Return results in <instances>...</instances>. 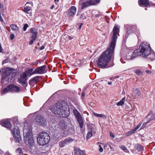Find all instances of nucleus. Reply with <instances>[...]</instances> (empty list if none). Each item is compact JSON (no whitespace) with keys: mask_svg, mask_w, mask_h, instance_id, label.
Returning <instances> with one entry per match:
<instances>
[{"mask_svg":"<svg viewBox=\"0 0 155 155\" xmlns=\"http://www.w3.org/2000/svg\"><path fill=\"white\" fill-rule=\"evenodd\" d=\"M30 32L32 34L31 38L36 39L38 34L37 30L35 28H31Z\"/></svg>","mask_w":155,"mask_h":155,"instance_id":"nucleus-18","label":"nucleus"},{"mask_svg":"<svg viewBox=\"0 0 155 155\" xmlns=\"http://www.w3.org/2000/svg\"><path fill=\"white\" fill-rule=\"evenodd\" d=\"M11 131L15 141L17 142H19L21 140V137L18 127L17 126H15Z\"/></svg>","mask_w":155,"mask_h":155,"instance_id":"nucleus-7","label":"nucleus"},{"mask_svg":"<svg viewBox=\"0 0 155 155\" xmlns=\"http://www.w3.org/2000/svg\"><path fill=\"white\" fill-rule=\"evenodd\" d=\"M0 124L2 126L8 128H10L11 127L10 121L7 120L0 121Z\"/></svg>","mask_w":155,"mask_h":155,"instance_id":"nucleus-15","label":"nucleus"},{"mask_svg":"<svg viewBox=\"0 0 155 155\" xmlns=\"http://www.w3.org/2000/svg\"><path fill=\"white\" fill-rule=\"evenodd\" d=\"M96 15V17H97V16H99V15Z\"/></svg>","mask_w":155,"mask_h":155,"instance_id":"nucleus-62","label":"nucleus"},{"mask_svg":"<svg viewBox=\"0 0 155 155\" xmlns=\"http://www.w3.org/2000/svg\"><path fill=\"white\" fill-rule=\"evenodd\" d=\"M30 4L31 5H32L31 4H32V2H30Z\"/></svg>","mask_w":155,"mask_h":155,"instance_id":"nucleus-63","label":"nucleus"},{"mask_svg":"<svg viewBox=\"0 0 155 155\" xmlns=\"http://www.w3.org/2000/svg\"><path fill=\"white\" fill-rule=\"evenodd\" d=\"M136 148L138 150H143V147L140 144H137L135 145Z\"/></svg>","mask_w":155,"mask_h":155,"instance_id":"nucleus-26","label":"nucleus"},{"mask_svg":"<svg viewBox=\"0 0 155 155\" xmlns=\"http://www.w3.org/2000/svg\"><path fill=\"white\" fill-rule=\"evenodd\" d=\"M99 147H101V145H99Z\"/></svg>","mask_w":155,"mask_h":155,"instance_id":"nucleus-64","label":"nucleus"},{"mask_svg":"<svg viewBox=\"0 0 155 155\" xmlns=\"http://www.w3.org/2000/svg\"><path fill=\"white\" fill-rule=\"evenodd\" d=\"M141 124L140 123L139 124H138L135 128L134 129V130L135 131L136 130L138 129L141 126Z\"/></svg>","mask_w":155,"mask_h":155,"instance_id":"nucleus-38","label":"nucleus"},{"mask_svg":"<svg viewBox=\"0 0 155 155\" xmlns=\"http://www.w3.org/2000/svg\"><path fill=\"white\" fill-rule=\"evenodd\" d=\"M113 79H114L113 78H110V80H112Z\"/></svg>","mask_w":155,"mask_h":155,"instance_id":"nucleus-61","label":"nucleus"},{"mask_svg":"<svg viewBox=\"0 0 155 155\" xmlns=\"http://www.w3.org/2000/svg\"><path fill=\"white\" fill-rule=\"evenodd\" d=\"M16 75V74L15 72L11 71L8 76V81L11 82L13 81Z\"/></svg>","mask_w":155,"mask_h":155,"instance_id":"nucleus-17","label":"nucleus"},{"mask_svg":"<svg viewBox=\"0 0 155 155\" xmlns=\"http://www.w3.org/2000/svg\"><path fill=\"white\" fill-rule=\"evenodd\" d=\"M27 124H24L23 133L24 140L26 144L30 146L34 144V140L32 135V131L31 127H27L26 125Z\"/></svg>","mask_w":155,"mask_h":155,"instance_id":"nucleus-4","label":"nucleus"},{"mask_svg":"<svg viewBox=\"0 0 155 155\" xmlns=\"http://www.w3.org/2000/svg\"><path fill=\"white\" fill-rule=\"evenodd\" d=\"M147 58L151 60H153L155 59V54L154 53L149 52V54L147 55L146 57Z\"/></svg>","mask_w":155,"mask_h":155,"instance_id":"nucleus-20","label":"nucleus"},{"mask_svg":"<svg viewBox=\"0 0 155 155\" xmlns=\"http://www.w3.org/2000/svg\"><path fill=\"white\" fill-rule=\"evenodd\" d=\"M150 5H152V6H155V4L152 3H150Z\"/></svg>","mask_w":155,"mask_h":155,"instance_id":"nucleus-52","label":"nucleus"},{"mask_svg":"<svg viewBox=\"0 0 155 155\" xmlns=\"http://www.w3.org/2000/svg\"><path fill=\"white\" fill-rule=\"evenodd\" d=\"M103 148H102V147H100V149H99V151L100 152H102L103 151Z\"/></svg>","mask_w":155,"mask_h":155,"instance_id":"nucleus-45","label":"nucleus"},{"mask_svg":"<svg viewBox=\"0 0 155 155\" xmlns=\"http://www.w3.org/2000/svg\"><path fill=\"white\" fill-rule=\"evenodd\" d=\"M150 120H149L147 122L144 123L143 124V125L142 126L141 128H143L144 127H145V126H146V125H147V124L148 123H149Z\"/></svg>","mask_w":155,"mask_h":155,"instance_id":"nucleus-39","label":"nucleus"},{"mask_svg":"<svg viewBox=\"0 0 155 155\" xmlns=\"http://www.w3.org/2000/svg\"><path fill=\"white\" fill-rule=\"evenodd\" d=\"M83 17H84L83 15V14L81 15L80 16V17H79V19H81L82 18H83Z\"/></svg>","mask_w":155,"mask_h":155,"instance_id":"nucleus-48","label":"nucleus"},{"mask_svg":"<svg viewBox=\"0 0 155 155\" xmlns=\"http://www.w3.org/2000/svg\"><path fill=\"white\" fill-rule=\"evenodd\" d=\"M77 120L79 123V125L80 128H82L83 127L84 123L81 118Z\"/></svg>","mask_w":155,"mask_h":155,"instance_id":"nucleus-29","label":"nucleus"},{"mask_svg":"<svg viewBox=\"0 0 155 155\" xmlns=\"http://www.w3.org/2000/svg\"><path fill=\"white\" fill-rule=\"evenodd\" d=\"M135 92L137 93L138 96H139L140 95V92L138 90L136 89L135 91Z\"/></svg>","mask_w":155,"mask_h":155,"instance_id":"nucleus-42","label":"nucleus"},{"mask_svg":"<svg viewBox=\"0 0 155 155\" xmlns=\"http://www.w3.org/2000/svg\"><path fill=\"white\" fill-rule=\"evenodd\" d=\"M40 78V76H36L32 78L31 80L34 82H36Z\"/></svg>","mask_w":155,"mask_h":155,"instance_id":"nucleus-31","label":"nucleus"},{"mask_svg":"<svg viewBox=\"0 0 155 155\" xmlns=\"http://www.w3.org/2000/svg\"><path fill=\"white\" fill-rule=\"evenodd\" d=\"M52 113L65 117L69 114V107L66 104H62L58 102L55 104L50 109Z\"/></svg>","mask_w":155,"mask_h":155,"instance_id":"nucleus-2","label":"nucleus"},{"mask_svg":"<svg viewBox=\"0 0 155 155\" xmlns=\"http://www.w3.org/2000/svg\"><path fill=\"white\" fill-rule=\"evenodd\" d=\"M54 1H55V2H56V1L59 2V0H55Z\"/></svg>","mask_w":155,"mask_h":155,"instance_id":"nucleus-60","label":"nucleus"},{"mask_svg":"<svg viewBox=\"0 0 155 155\" xmlns=\"http://www.w3.org/2000/svg\"><path fill=\"white\" fill-rule=\"evenodd\" d=\"M32 38V39L30 41V42L29 43V44L30 45H32L33 44L34 42L36 39V38Z\"/></svg>","mask_w":155,"mask_h":155,"instance_id":"nucleus-37","label":"nucleus"},{"mask_svg":"<svg viewBox=\"0 0 155 155\" xmlns=\"http://www.w3.org/2000/svg\"><path fill=\"white\" fill-rule=\"evenodd\" d=\"M74 150L76 153L78 152L80 155H85V153L84 151L81 150L79 148H75Z\"/></svg>","mask_w":155,"mask_h":155,"instance_id":"nucleus-24","label":"nucleus"},{"mask_svg":"<svg viewBox=\"0 0 155 155\" xmlns=\"http://www.w3.org/2000/svg\"><path fill=\"white\" fill-rule=\"evenodd\" d=\"M16 153L20 155L23 154V152L22 151L21 149V148H18L16 150Z\"/></svg>","mask_w":155,"mask_h":155,"instance_id":"nucleus-30","label":"nucleus"},{"mask_svg":"<svg viewBox=\"0 0 155 155\" xmlns=\"http://www.w3.org/2000/svg\"><path fill=\"white\" fill-rule=\"evenodd\" d=\"M135 73L138 75H140L142 74V72L140 70H137L135 71Z\"/></svg>","mask_w":155,"mask_h":155,"instance_id":"nucleus-36","label":"nucleus"},{"mask_svg":"<svg viewBox=\"0 0 155 155\" xmlns=\"http://www.w3.org/2000/svg\"><path fill=\"white\" fill-rule=\"evenodd\" d=\"M37 142L41 145H44L49 142L50 137L49 134L45 132L41 133L38 136Z\"/></svg>","mask_w":155,"mask_h":155,"instance_id":"nucleus-5","label":"nucleus"},{"mask_svg":"<svg viewBox=\"0 0 155 155\" xmlns=\"http://www.w3.org/2000/svg\"><path fill=\"white\" fill-rule=\"evenodd\" d=\"M135 132V131L134 130L129 131L126 134V136H128L129 135L132 134Z\"/></svg>","mask_w":155,"mask_h":155,"instance_id":"nucleus-34","label":"nucleus"},{"mask_svg":"<svg viewBox=\"0 0 155 155\" xmlns=\"http://www.w3.org/2000/svg\"><path fill=\"white\" fill-rule=\"evenodd\" d=\"M93 125H89L88 126V131L87 135V138H90L92 136V134L95 133V131Z\"/></svg>","mask_w":155,"mask_h":155,"instance_id":"nucleus-12","label":"nucleus"},{"mask_svg":"<svg viewBox=\"0 0 155 155\" xmlns=\"http://www.w3.org/2000/svg\"><path fill=\"white\" fill-rule=\"evenodd\" d=\"M3 6L2 5V4L0 3V9H1V8H3Z\"/></svg>","mask_w":155,"mask_h":155,"instance_id":"nucleus-51","label":"nucleus"},{"mask_svg":"<svg viewBox=\"0 0 155 155\" xmlns=\"http://www.w3.org/2000/svg\"><path fill=\"white\" fill-rule=\"evenodd\" d=\"M119 29L117 27L115 26L113 29V35L112 36V41L110 44V45L113 47H115L116 42L117 39V33Z\"/></svg>","mask_w":155,"mask_h":155,"instance_id":"nucleus-8","label":"nucleus"},{"mask_svg":"<svg viewBox=\"0 0 155 155\" xmlns=\"http://www.w3.org/2000/svg\"><path fill=\"white\" fill-rule=\"evenodd\" d=\"M69 141L68 140H65L64 141L60 142L59 145L61 147H64V144Z\"/></svg>","mask_w":155,"mask_h":155,"instance_id":"nucleus-28","label":"nucleus"},{"mask_svg":"<svg viewBox=\"0 0 155 155\" xmlns=\"http://www.w3.org/2000/svg\"><path fill=\"white\" fill-rule=\"evenodd\" d=\"M68 37L69 38L70 40H71L73 38H71V37L70 36H68Z\"/></svg>","mask_w":155,"mask_h":155,"instance_id":"nucleus-53","label":"nucleus"},{"mask_svg":"<svg viewBox=\"0 0 155 155\" xmlns=\"http://www.w3.org/2000/svg\"><path fill=\"white\" fill-rule=\"evenodd\" d=\"M45 48V46H42L40 48V49L41 50H42L44 49Z\"/></svg>","mask_w":155,"mask_h":155,"instance_id":"nucleus-47","label":"nucleus"},{"mask_svg":"<svg viewBox=\"0 0 155 155\" xmlns=\"http://www.w3.org/2000/svg\"><path fill=\"white\" fill-rule=\"evenodd\" d=\"M9 85L10 87V91L12 93H18L20 92V88L18 86L13 84Z\"/></svg>","mask_w":155,"mask_h":155,"instance_id":"nucleus-13","label":"nucleus"},{"mask_svg":"<svg viewBox=\"0 0 155 155\" xmlns=\"http://www.w3.org/2000/svg\"><path fill=\"white\" fill-rule=\"evenodd\" d=\"M54 8V5H52L51 7L50 8L52 9H53Z\"/></svg>","mask_w":155,"mask_h":155,"instance_id":"nucleus-54","label":"nucleus"},{"mask_svg":"<svg viewBox=\"0 0 155 155\" xmlns=\"http://www.w3.org/2000/svg\"><path fill=\"white\" fill-rule=\"evenodd\" d=\"M14 38V34H11L10 35V38L11 40H12Z\"/></svg>","mask_w":155,"mask_h":155,"instance_id":"nucleus-44","label":"nucleus"},{"mask_svg":"<svg viewBox=\"0 0 155 155\" xmlns=\"http://www.w3.org/2000/svg\"><path fill=\"white\" fill-rule=\"evenodd\" d=\"M73 112L77 120L81 118V116L80 113L77 110H74Z\"/></svg>","mask_w":155,"mask_h":155,"instance_id":"nucleus-21","label":"nucleus"},{"mask_svg":"<svg viewBox=\"0 0 155 155\" xmlns=\"http://www.w3.org/2000/svg\"><path fill=\"white\" fill-rule=\"evenodd\" d=\"M10 27L12 30L15 31H17L18 30V27L15 25H11Z\"/></svg>","mask_w":155,"mask_h":155,"instance_id":"nucleus-25","label":"nucleus"},{"mask_svg":"<svg viewBox=\"0 0 155 155\" xmlns=\"http://www.w3.org/2000/svg\"><path fill=\"white\" fill-rule=\"evenodd\" d=\"M9 62V60L8 59H6L5 60L3 61L2 62V64L8 63Z\"/></svg>","mask_w":155,"mask_h":155,"instance_id":"nucleus-41","label":"nucleus"},{"mask_svg":"<svg viewBox=\"0 0 155 155\" xmlns=\"http://www.w3.org/2000/svg\"><path fill=\"white\" fill-rule=\"evenodd\" d=\"M33 70V69L32 68H31L30 69H29L26 72H24V73H26L27 74H28V76L29 75V74L33 72L32 71Z\"/></svg>","mask_w":155,"mask_h":155,"instance_id":"nucleus-33","label":"nucleus"},{"mask_svg":"<svg viewBox=\"0 0 155 155\" xmlns=\"http://www.w3.org/2000/svg\"><path fill=\"white\" fill-rule=\"evenodd\" d=\"M31 9L28 6H26L24 8L23 11L28 14H30L31 12Z\"/></svg>","mask_w":155,"mask_h":155,"instance_id":"nucleus-22","label":"nucleus"},{"mask_svg":"<svg viewBox=\"0 0 155 155\" xmlns=\"http://www.w3.org/2000/svg\"><path fill=\"white\" fill-rule=\"evenodd\" d=\"M151 51L150 45L147 43H142L140 46V48L134 51L130 58H128L129 59H133L138 56H140L146 58Z\"/></svg>","mask_w":155,"mask_h":155,"instance_id":"nucleus-3","label":"nucleus"},{"mask_svg":"<svg viewBox=\"0 0 155 155\" xmlns=\"http://www.w3.org/2000/svg\"><path fill=\"white\" fill-rule=\"evenodd\" d=\"M83 23H81V25H80V28H81V26L83 25Z\"/></svg>","mask_w":155,"mask_h":155,"instance_id":"nucleus-58","label":"nucleus"},{"mask_svg":"<svg viewBox=\"0 0 155 155\" xmlns=\"http://www.w3.org/2000/svg\"><path fill=\"white\" fill-rule=\"evenodd\" d=\"M120 147L122 150L126 152H127L128 151L127 148L124 146H122Z\"/></svg>","mask_w":155,"mask_h":155,"instance_id":"nucleus-35","label":"nucleus"},{"mask_svg":"<svg viewBox=\"0 0 155 155\" xmlns=\"http://www.w3.org/2000/svg\"><path fill=\"white\" fill-rule=\"evenodd\" d=\"M76 8L74 6H71L67 11V15L69 17H73L76 14Z\"/></svg>","mask_w":155,"mask_h":155,"instance_id":"nucleus-11","label":"nucleus"},{"mask_svg":"<svg viewBox=\"0 0 155 155\" xmlns=\"http://www.w3.org/2000/svg\"><path fill=\"white\" fill-rule=\"evenodd\" d=\"M2 79H5V78H4V76H3V77H2Z\"/></svg>","mask_w":155,"mask_h":155,"instance_id":"nucleus-59","label":"nucleus"},{"mask_svg":"<svg viewBox=\"0 0 155 155\" xmlns=\"http://www.w3.org/2000/svg\"><path fill=\"white\" fill-rule=\"evenodd\" d=\"M9 91H10V87L9 85H8L2 91V94H5Z\"/></svg>","mask_w":155,"mask_h":155,"instance_id":"nucleus-27","label":"nucleus"},{"mask_svg":"<svg viewBox=\"0 0 155 155\" xmlns=\"http://www.w3.org/2000/svg\"><path fill=\"white\" fill-rule=\"evenodd\" d=\"M112 82L111 81L109 82L108 83V84L109 85H110L112 84Z\"/></svg>","mask_w":155,"mask_h":155,"instance_id":"nucleus-56","label":"nucleus"},{"mask_svg":"<svg viewBox=\"0 0 155 155\" xmlns=\"http://www.w3.org/2000/svg\"><path fill=\"white\" fill-rule=\"evenodd\" d=\"M114 48L110 45L108 48L100 56L97 64L100 68H105L111 58H114Z\"/></svg>","mask_w":155,"mask_h":155,"instance_id":"nucleus-1","label":"nucleus"},{"mask_svg":"<svg viewBox=\"0 0 155 155\" xmlns=\"http://www.w3.org/2000/svg\"><path fill=\"white\" fill-rule=\"evenodd\" d=\"M9 70L10 71H12V70H14V69H13V68H9Z\"/></svg>","mask_w":155,"mask_h":155,"instance_id":"nucleus-55","label":"nucleus"},{"mask_svg":"<svg viewBox=\"0 0 155 155\" xmlns=\"http://www.w3.org/2000/svg\"><path fill=\"white\" fill-rule=\"evenodd\" d=\"M67 127V125L65 122L64 120H61L59 124V127L62 130H64Z\"/></svg>","mask_w":155,"mask_h":155,"instance_id":"nucleus-19","label":"nucleus"},{"mask_svg":"<svg viewBox=\"0 0 155 155\" xmlns=\"http://www.w3.org/2000/svg\"><path fill=\"white\" fill-rule=\"evenodd\" d=\"M34 82L33 81L31 80V79L30 80L29 82V83L30 85H31L32 84V83Z\"/></svg>","mask_w":155,"mask_h":155,"instance_id":"nucleus-46","label":"nucleus"},{"mask_svg":"<svg viewBox=\"0 0 155 155\" xmlns=\"http://www.w3.org/2000/svg\"><path fill=\"white\" fill-rule=\"evenodd\" d=\"M125 97H123L121 100L117 103V105L118 106H122L124 105L125 101Z\"/></svg>","mask_w":155,"mask_h":155,"instance_id":"nucleus-23","label":"nucleus"},{"mask_svg":"<svg viewBox=\"0 0 155 155\" xmlns=\"http://www.w3.org/2000/svg\"><path fill=\"white\" fill-rule=\"evenodd\" d=\"M110 137H112V138H114L115 136L112 133L110 132Z\"/></svg>","mask_w":155,"mask_h":155,"instance_id":"nucleus-43","label":"nucleus"},{"mask_svg":"<svg viewBox=\"0 0 155 155\" xmlns=\"http://www.w3.org/2000/svg\"><path fill=\"white\" fill-rule=\"evenodd\" d=\"M139 4L140 5H142L147 7L150 6V2L148 0H139Z\"/></svg>","mask_w":155,"mask_h":155,"instance_id":"nucleus-16","label":"nucleus"},{"mask_svg":"<svg viewBox=\"0 0 155 155\" xmlns=\"http://www.w3.org/2000/svg\"><path fill=\"white\" fill-rule=\"evenodd\" d=\"M118 78V76H115V77H114L113 78Z\"/></svg>","mask_w":155,"mask_h":155,"instance_id":"nucleus-57","label":"nucleus"},{"mask_svg":"<svg viewBox=\"0 0 155 155\" xmlns=\"http://www.w3.org/2000/svg\"><path fill=\"white\" fill-rule=\"evenodd\" d=\"M81 95H82V96L83 97H84V96H85V93H84V92H83L82 93Z\"/></svg>","mask_w":155,"mask_h":155,"instance_id":"nucleus-50","label":"nucleus"},{"mask_svg":"<svg viewBox=\"0 0 155 155\" xmlns=\"http://www.w3.org/2000/svg\"><path fill=\"white\" fill-rule=\"evenodd\" d=\"M46 66L45 65H43L41 67H39L36 68L34 71L30 75H32L35 74H42L44 73L45 72Z\"/></svg>","mask_w":155,"mask_h":155,"instance_id":"nucleus-9","label":"nucleus"},{"mask_svg":"<svg viewBox=\"0 0 155 155\" xmlns=\"http://www.w3.org/2000/svg\"><path fill=\"white\" fill-rule=\"evenodd\" d=\"M35 120L38 125L45 126L46 125L45 119L42 116L38 115L35 118Z\"/></svg>","mask_w":155,"mask_h":155,"instance_id":"nucleus-10","label":"nucleus"},{"mask_svg":"<svg viewBox=\"0 0 155 155\" xmlns=\"http://www.w3.org/2000/svg\"><path fill=\"white\" fill-rule=\"evenodd\" d=\"M146 72L148 74H150L151 73V72L149 70H146Z\"/></svg>","mask_w":155,"mask_h":155,"instance_id":"nucleus-49","label":"nucleus"},{"mask_svg":"<svg viewBox=\"0 0 155 155\" xmlns=\"http://www.w3.org/2000/svg\"><path fill=\"white\" fill-rule=\"evenodd\" d=\"M28 27V25L27 24H25L24 26L23 30L24 31H25L26 30L27 28Z\"/></svg>","mask_w":155,"mask_h":155,"instance_id":"nucleus-40","label":"nucleus"},{"mask_svg":"<svg viewBox=\"0 0 155 155\" xmlns=\"http://www.w3.org/2000/svg\"><path fill=\"white\" fill-rule=\"evenodd\" d=\"M93 114L95 116L97 117H105V116L104 115L102 114H98L97 113H93Z\"/></svg>","mask_w":155,"mask_h":155,"instance_id":"nucleus-32","label":"nucleus"},{"mask_svg":"<svg viewBox=\"0 0 155 155\" xmlns=\"http://www.w3.org/2000/svg\"><path fill=\"white\" fill-rule=\"evenodd\" d=\"M100 0H80L79 4L82 6V8L91 5H95L100 2Z\"/></svg>","mask_w":155,"mask_h":155,"instance_id":"nucleus-6","label":"nucleus"},{"mask_svg":"<svg viewBox=\"0 0 155 155\" xmlns=\"http://www.w3.org/2000/svg\"><path fill=\"white\" fill-rule=\"evenodd\" d=\"M27 76L28 74H27L26 73H23L21 74L20 78L19 80L20 82L23 84H25Z\"/></svg>","mask_w":155,"mask_h":155,"instance_id":"nucleus-14","label":"nucleus"}]
</instances>
